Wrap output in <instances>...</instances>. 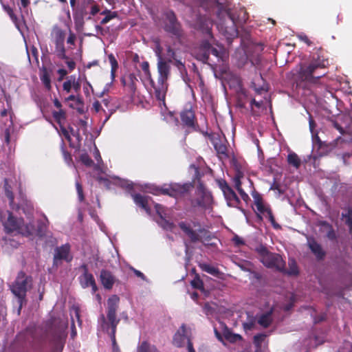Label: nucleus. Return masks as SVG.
Returning <instances> with one entry per match:
<instances>
[{
  "label": "nucleus",
  "mask_w": 352,
  "mask_h": 352,
  "mask_svg": "<svg viewBox=\"0 0 352 352\" xmlns=\"http://www.w3.org/2000/svg\"><path fill=\"white\" fill-rule=\"evenodd\" d=\"M200 6L206 14H202L201 11L199 10V15L197 16L196 27L203 34H206V38L196 51L195 56L199 60L211 65L210 62L214 63V61L210 59V54L217 61H223L226 55L223 47L216 43L211 34L213 23L208 16L211 10H216L218 18L217 28L219 32L228 41L238 36L236 19L228 6L224 5L219 0H200Z\"/></svg>",
  "instance_id": "obj_1"
},
{
  "label": "nucleus",
  "mask_w": 352,
  "mask_h": 352,
  "mask_svg": "<svg viewBox=\"0 0 352 352\" xmlns=\"http://www.w3.org/2000/svg\"><path fill=\"white\" fill-rule=\"evenodd\" d=\"M0 221L7 233L17 232L25 236H41L46 228L45 224L32 221L25 224L22 219L15 218L8 210H0Z\"/></svg>",
  "instance_id": "obj_2"
},
{
  "label": "nucleus",
  "mask_w": 352,
  "mask_h": 352,
  "mask_svg": "<svg viewBox=\"0 0 352 352\" xmlns=\"http://www.w3.org/2000/svg\"><path fill=\"white\" fill-rule=\"evenodd\" d=\"M155 54L157 57V70L159 77L157 85L154 87L156 98L162 102L164 104L166 93L168 89L167 80L170 75V67L169 64L164 60L162 54V48L157 45L155 49Z\"/></svg>",
  "instance_id": "obj_3"
},
{
  "label": "nucleus",
  "mask_w": 352,
  "mask_h": 352,
  "mask_svg": "<svg viewBox=\"0 0 352 352\" xmlns=\"http://www.w3.org/2000/svg\"><path fill=\"white\" fill-rule=\"evenodd\" d=\"M133 197L136 205L144 209L148 214H151V207L153 206L156 213L160 218L158 223L164 229L171 231L173 230L175 227L174 224L166 219L168 215V210L162 205L155 203L148 196H142L141 195L136 194L133 195Z\"/></svg>",
  "instance_id": "obj_4"
},
{
  "label": "nucleus",
  "mask_w": 352,
  "mask_h": 352,
  "mask_svg": "<svg viewBox=\"0 0 352 352\" xmlns=\"http://www.w3.org/2000/svg\"><path fill=\"white\" fill-rule=\"evenodd\" d=\"M120 298L117 295H112L107 300V319L109 323L106 322L105 317L102 314L99 318V323L102 328L107 331L111 336V341L115 343V334L116 327L119 320L116 318V311L118 307Z\"/></svg>",
  "instance_id": "obj_5"
},
{
  "label": "nucleus",
  "mask_w": 352,
  "mask_h": 352,
  "mask_svg": "<svg viewBox=\"0 0 352 352\" xmlns=\"http://www.w3.org/2000/svg\"><path fill=\"white\" fill-rule=\"evenodd\" d=\"M255 251L261 262L267 267L274 268L279 271L285 269V263L282 257L278 254L269 252L263 245H258Z\"/></svg>",
  "instance_id": "obj_6"
},
{
  "label": "nucleus",
  "mask_w": 352,
  "mask_h": 352,
  "mask_svg": "<svg viewBox=\"0 0 352 352\" xmlns=\"http://www.w3.org/2000/svg\"><path fill=\"white\" fill-rule=\"evenodd\" d=\"M32 285V278L26 276L23 272H19L16 280L11 287L12 292L17 297V302L19 305V313L25 301L26 292Z\"/></svg>",
  "instance_id": "obj_7"
},
{
  "label": "nucleus",
  "mask_w": 352,
  "mask_h": 352,
  "mask_svg": "<svg viewBox=\"0 0 352 352\" xmlns=\"http://www.w3.org/2000/svg\"><path fill=\"white\" fill-rule=\"evenodd\" d=\"M254 199V210L256 212L257 215L261 219L265 217L268 219L272 223L274 228H278V225L275 223L274 218L272 214L271 210L268 206L264 203L263 199L260 195L254 193L252 195Z\"/></svg>",
  "instance_id": "obj_8"
},
{
  "label": "nucleus",
  "mask_w": 352,
  "mask_h": 352,
  "mask_svg": "<svg viewBox=\"0 0 352 352\" xmlns=\"http://www.w3.org/2000/svg\"><path fill=\"white\" fill-rule=\"evenodd\" d=\"M52 41L55 44V54L60 58H67L65 49V32L58 26L52 29Z\"/></svg>",
  "instance_id": "obj_9"
},
{
  "label": "nucleus",
  "mask_w": 352,
  "mask_h": 352,
  "mask_svg": "<svg viewBox=\"0 0 352 352\" xmlns=\"http://www.w3.org/2000/svg\"><path fill=\"white\" fill-rule=\"evenodd\" d=\"M219 188L221 190L228 206L241 209V201L234 191L223 179L217 181Z\"/></svg>",
  "instance_id": "obj_10"
},
{
  "label": "nucleus",
  "mask_w": 352,
  "mask_h": 352,
  "mask_svg": "<svg viewBox=\"0 0 352 352\" xmlns=\"http://www.w3.org/2000/svg\"><path fill=\"white\" fill-rule=\"evenodd\" d=\"M73 259L71 248L68 243L57 247L54 250V265L58 267L63 261L69 263Z\"/></svg>",
  "instance_id": "obj_11"
},
{
  "label": "nucleus",
  "mask_w": 352,
  "mask_h": 352,
  "mask_svg": "<svg viewBox=\"0 0 352 352\" xmlns=\"http://www.w3.org/2000/svg\"><path fill=\"white\" fill-rule=\"evenodd\" d=\"M179 226L192 241L200 240V234L205 231L199 224L195 223V222H180Z\"/></svg>",
  "instance_id": "obj_12"
},
{
  "label": "nucleus",
  "mask_w": 352,
  "mask_h": 352,
  "mask_svg": "<svg viewBox=\"0 0 352 352\" xmlns=\"http://www.w3.org/2000/svg\"><path fill=\"white\" fill-rule=\"evenodd\" d=\"M324 67V62L321 63L319 60L313 61L307 67H301L299 74L301 79L305 81H307L311 83H315L320 78L321 76L314 78L312 76L314 72L319 67Z\"/></svg>",
  "instance_id": "obj_13"
},
{
  "label": "nucleus",
  "mask_w": 352,
  "mask_h": 352,
  "mask_svg": "<svg viewBox=\"0 0 352 352\" xmlns=\"http://www.w3.org/2000/svg\"><path fill=\"white\" fill-rule=\"evenodd\" d=\"M191 188L192 185L190 183L184 184H171L168 187L163 188L162 192L163 194L178 198L186 194Z\"/></svg>",
  "instance_id": "obj_14"
},
{
  "label": "nucleus",
  "mask_w": 352,
  "mask_h": 352,
  "mask_svg": "<svg viewBox=\"0 0 352 352\" xmlns=\"http://www.w3.org/2000/svg\"><path fill=\"white\" fill-rule=\"evenodd\" d=\"M173 344L178 347L187 344L188 352H195L187 335V331L184 325H182L175 334Z\"/></svg>",
  "instance_id": "obj_15"
},
{
  "label": "nucleus",
  "mask_w": 352,
  "mask_h": 352,
  "mask_svg": "<svg viewBox=\"0 0 352 352\" xmlns=\"http://www.w3.org/2000/svg\"><path fill=\"white\" fill-rule=\"evenodd\" d=\"M197 204L204 208H209L212 203V197L211 193L200 184L197 190Z\"/></svg>",
  "instance_id": "obj_16"
},
{
  "label": "nucleus",
  "mask_w": 352,
  "mask_h": 352,
  "mask_svg": "<svg viewBox=\"0 0 352 352\" xmlns=\"http://www.w3.org/2000/svg\"><path fill=\"white\" fill-rule=\"evenodd\" d=\"M233 182L235 188L240 194L241 199L245 203H248V201L250 199V197L248 195L245 193V191L242 189L241 185L245 183L251 184L250 180L248 177H245L242 173L237 172L234 177H233Z\"/></svg>",
  "instance_id": "obj_17"
},
{
  "label": "nucleus",
  "mask_w": 352,
  "mask_h": 352,
  "mask_svg": "<svg viewBox=\"0 0 352 352\" xmlns=\"http://www.w3.org/2000/svg\"><path fill=\"white\" fill-rule=\"evenodd\" d=\"M82 268L83 269L84 272L79 277L81 286L83 288L91 287L92 293H96V292L98 290V287L96 285L94 276L88 272V269L85 265H83Z\"/></svg>",
  "instance_id": "obj_18"
},
{
  "label": "nucleus",
  "mask_w": 352,
  "mask_h": 352,
  "mask_svg": "<svg viewBox=\"0 0 352 352\" xmlns=\"http://www.w3.org/2000/svg\"><path fill=\"white\" fill-rule=\"evenodd\" d=\"M80 83L76 79L75 76H69L67 77L66 80L63 84V91L67 94L71 93L72 91L74 93H78L80 90Z\"/></svg>",
  "instance_id": "obj_19"
},
{
  "label": "nucleus",
  "mask_w": 352,
  "mask_h": 352,
  "mask_svg": "<svg viewBox=\"0 0 352 352\" xmlns=\"http://www.w3.org/2000/svg\"><path fill=\"white\" fill-rule=\"evenodd\" d=\"M164 28L167 32H171L173 34H179V24L177 22L175 14L171 11L166 13Z\"/></svg>",
  "instance_id": "obj_20"
},
{
  "label": "nucleus",
  "mask_w": 352,
  "mask_h": 352,
  "mask_svg": "<svg viewBox=\"0 0 352 352\" xmlns=\"http://www.w3.org/2000/svg\"><path fill=\"white\" fill-rule=\"evenodd\" d=\"M122 83L124 88L127 90L129 94L133 95L136 89V82L138 81L134 74H129L124 75L122 78Z\"/></svg>",
  "instance_id": "obj_21"
},
{
  "label": "nucleus",
  "mask_w": 352,
  "mask_h": 352,
  "mask_svg": "<svg viewBox=\"0 0 352 352\" xmlns=\"http://www.w3.org/2000/svg\"><path fill=\"white\" fill-rule=\"evenodd\" d=\"M100 278L103 287L107 289H111L116 281L115 276L106 270H101Z\"/></svg>",
  "instance_id": "obj_22"
},
{
  "label": "nucleus",
  "mask_w": 352,
  "mask_h": 352,
  "mask_svg": "<svg viewBox=\"0 0 352 352\" xmlns=\"http://www.w3.org/2000/svg\"><path fill=\"white\" fill-rule=\"evenodd\" d=\"M103 107L106 109L107 114L103 122V124L109 119L111 116L116 111L118 105L114 102V100L111 98H104L102 101Z\"/></svg>",
  "instance_id": "obj_23"
},
{
  "label": "nucleus",
  "mask_w": 352,
  "mask_h": 352,
  "mask_svg": "<svg viewBox=\"0 0 352 352\" xmlns=\"http://www.w3.org/2000/svg\"><path fill=\"white\" fill-rule=\"evenodd\" d=\"M65 102H72L71 103H69V106L73 109H79L78 107L82 104V100L79 95V92L75 93L74 94H71L69 96L65 98Z\"/></svg>",
  "instance_id": "obj_24"
},
{
  "label": "nucleus",
  "mask_w": 352,
  "mask_h": 352,
  "mask_svg": "<svg viewBox=\"0 0 352 352\" xmlns=\"http://www.w3.org/2000/svg\"><path fill=\"white\" fill-rule=\"evenodd\" d=\"M137 352H160L154 345L147 341L140 343L137 347Z\"/></svg>",
  "instance_id": "obj_25"
},
{
  "label": "nucleus",
  "mask_w": 352,
  "mask_h": 352,
  "mask_svg": "<svg viewBox=\"0 0 352 352\" xmlns=\"http://www.w3.org/2000/svg\"><path fill=\"white\" fill-rule=\"evenodd\" d=\"M309 248L311 252L316 255L318 258H322L324 256V252L322 250L321 246L314 240L308 241Z\"/></svg>",
  "instance_id": "obj_26"
},
{
  "label": "nucleus",
  "mask_w": 352,
  "mask_h": 352,
  "mask_svg": "<svg viewBox=\"0 0 352 352\" xmlns=\"http://www.w3.org/2000/svg\"><path fill=\"white\" fill-rule=\"evenodd\" d=\"M194 113L191 110H186L181 113L182 122L187 126H192L194 124Z\"/></svg>",
  "instance_id": "obj_27"
},
{
  "label": "nucleus",
  "mask_w": 352,
  "mask_h": 352,
  "mask_svg": "<svg viewBox=\"0 0 352 352\" xmlns=\"http://www.w3.org/2000/svg\"><path fill=\"white\" fill-rule=\"evenodd\" d=\"M272 321V311L262 314L258 318V323L263 327H267Z\"/></svg>",
  "instance_id": "obj_28"
},
{
  "label": "nucleus",
  "mask_w": 352,
  "mask_h": 352,
  "mask_svg": "<svg viewBox=\"0 0 352 352\" xmlns=\"http://www.w3.org/2000/svg\"><path fill=\"white\" fill-rule=\"evenodd\" d=\"M200 267L203 271L212 276L219 277L220 272L218 270V268L216 267L215 266L208 263H204L200 264Z\"/></svg>",
  "instance_id": "obj_29"
},
{
  "label": "nucleus",
  "mask_w": 352,
  "mask_h": 352,
  "mask_svg": "<svg viewBox=\"0 0 352 352\" xmlns=\"http://www.w3.org/2000/svg\"><path fill=\"white\" fill-rule=\"evenodd\" d=\"M110 178L113 180V182L115 184L120 186L122 188H124L128 190H131L133 188V184L128 180H124L116 176L111 177Z\"/></svg>",
  "instance_id": "obj_30"
},
{
  "label": "nucleus",
  "mask_w": 352,
  "mask_h": 352,
  "mask_svg": "<svg viewBox=\"0 0 352 352\" xmlns=\"http://www.w3.org/2000/svg\"><path fill=\"white\" fill-rule=\"evenodd\" d=\"M287 162L296 168H298L300 166L301 161L295 153H289L287 156Z\"/></svg>",
  "instance_id": "obj_31"
},
{
  "label": "nucleus",
  "mask_w": 352,
  "mask_h": 352,
  "mask_svg": "<svg viewBox=\"0 0 352 352\" xmlns=\"http://www.w3.org/2000/svg\"><path fill=\"white\" fill-rule=\"evenodd\" d=\"M53 116L58 124H62L66 118V113L63 109H60L53 111Z\"/></svg>",
  "instance_id": "obj_32"
},
{
  "label": "nucleus",
  "mask_w": 352,
  "mask_h": 352,
  "mask_svg": "<svg viewBox=\"0 0 352 352\" xmlns=\"http://www.w3.org/2000/svg\"><path fill=\"white\" fill-rule=\"evenodd\" d=\"M108 59H109V61L111 66V78L114 79L116 71L117 70V69L118 67V62H117L115 56L112 54H111L108 56Z\"/></svg>",
  "instance_id": "obj_33"
},
{
  "label": "nucleus",
  "mask_w": 352,
  "mask_h": 352,
  "mask_svg": "<svg viewBox=\"0 0 352 352\" xmlns=\"http://www.w3.org/2000/svg\"><path fill=\"white\" fill-rule=\"evenodd\" d=\"M164 58L168 63H173V59H175L176 54L174 50L170 47V46H168L166 48V52L164 54Z\"/></svg>",
  "instance_id": "obj_34"
},
{
  "label": "nucleus",
  "mask_w": 352,
  "mask_h": 352,
  "mask_svg": "<svg viewBox=\"0 0 352 352\" xmlns=\"http://www.w3.org/2000/svg\"><path fill=\"white\" fill-rule=\"evenodd\" d=\"M4 188H5L6 195L7 197L9 199V201H10V205L11 206H12L13 201H14V195H13V193H12V192L11 190V187H10V186L9 184V182H8V179L5 180Z\"/></svg>",
  "instance_id": "obj_35"
},
{
  "label": "nucleus",
  "mask_w": 352,
  "mask_h": 352,
  "mask_svg": "<svg viewBox=\"0 0 352 352\" xmlns=\"http://www.w3.org/2000/svg\"><path fill=\"white\" fill-rule=\"evenodd\" d=\"M60 125V131L59 133L60 135L64 136L68 141H71L70 134L74 135V131L72 129H69V130L67 129L65 127L63 126L62 124H59Z\"/></svg>",
  "instance_id": "obj_36"
},
{
  "label": "nucleus",
  "mask_w": 352,
  "mask_h": 352,
  "mask_svg": "<svg viewBox=\"0 0 352 352\" xmlns=\"http://www.w3.org/2000/svg\"><path fill=\"white\" fill-rule=\"evenodd\" d=\"M173 65L177 68V69L179 71L181 75L184 77V75L186 74V69L185 67L184 64L179 59L175 58V59H173Z\"/></svg>",
  "instance_id": "obj_37"
},
{
  "label": "nucleus",
  "mask_w": 352,
  "mask_h": 352,
  "mask_svg": "<svg viewBox=\"0 0 352 352\" xmlns=\"http://www.w3.org/2000/svg\"><path fill=\"white\" fill-rule=\"evenodd\" d=\"M267 337V335L265 333H259L254 337V343L258 348H261L263 342L265 341V338Z\"/></svg>",
  "instance_id": "obj_38"
},
{
  "label": "nucleus",
  "mask_w": 352,
  "mask_h": 352,
  "mask_svg": "<svg viewBox=\"0 0 352 352\" xmlns=\"http://www.w3.org/2000/svg\"><path fill=\"white\" fill-rule=\"evenodd\" d=\"M342 217L352 232V210H349L346 214H342Z\"/></svg>",
  "instance_id": "obj_39"
},
{
  "label": "nucleus",
  "mask_w": 352,
  "mask_h": 352,
  "mask_svg": "<svg viewBox=\"0 0 352 352\" xmlns=\"http://www.w3.org/2000/svg\"><path fill=\"white\" fill-rule=\"evenodd\" d=\"M203 310L206 315L212 316L215 311V305L207 302L204 305Z\"/></svg>",
  "instance_id": "obj_40"
},
{
  "label": "nucleus",
  "mask_w": 352,
  "mask_h": 352,
  "mask_svg": "<svg viewBox=\"0 0 352 352\" xmlns=\"http://www.w3.org/2000/svg\"><path fill=\"white\" fill-rule=\"evenodd\" d=\"M92 109L96 113H99L100 111L103 112L107 116V112L106 109L103 107L102 102H100L99 101H95L92 104Z\"/></svg>",
  "instance_id": "obj_41"
},
{
  "label": "nucleus",
  "mask_w": 352,
  "mask_h": 352,
  "mask_svg": "<svg viewBox=\"0 0 352 352\" xmlns=\"http://www.w3.org/2000/svg\"><path fill=\"white\" fill-rule=\"evenodd\" d=\"M289 269L287 271V273L290 275H296L298 274V267L294 260H291L289 262Z\"/></svg>",
  "instance_id": "obj_42"
},
{
  "label": "nucleus",
  "mask_w": 352,
  "mask_h": 352,
  "mask_svg": "<svg viewBox=\"0 0 352 352\" xmlns=\"http://www.w3.org/2000/svg\"><path fill=\"white\" fill-rule=\"evenodd\" d=\"M80 161L86 166H91L94 162L87 153H82L80 157Z\"/></svg>",
  "instance_id": "obj_43"
},
{
  "label": "nucleus",
  "mask_w": 352,
  "mask_h": 352,
  "mask_svg": "<svg viewBox=\"0 0 352 352\" xmlns=\"http://www.w3.org/2000/svg\"><path fill=\"white\" fill-rule=\"evenodd\" d=\"M226 338L228 340H229L231 342H236L241 340V336L240 335L230 333L226 336Z\"/></svg>",
  "instance_id": "obj_44"
},
{
  "label": "nucleus",
  "mask_w": 352,
  "mask_h": 352,
  "mask_svg": "<svg viewBox=\"0 0 352 352\" xmlns=\"http://www.w3.org/2000/svg\"><path fill=\"white\" fill-rule=\"evenodd\" d=\"M118 14L116 12H113L105 15L104 18L101 21V24H106L109 22L111 19L117 17Z\"/></svg>",
  "instance_id": "obj_45"
},
{
  "label": "nucleus",
  "mask_w": 352,
  "mask_h": 352,
  "mask_svg": "<svg viewBox=\"0 0 352 352\" xmlns=\"http://www.w3.org/2000/svg\"><path fill=\"white\" fill-rule=\"evenodd\" d=\"M191 285L194 288L199 289L200 290H204V283L202 280H201L199 278H195L191 282Z\"/></svg>",
  "instance_id": "obj_46"
},
{
  "label": "nucleus",
  "mask_w": 352,
  "mask_h": 352,
  "mask_svg": "<svg viewBox=\"0 0 352 352\" xmlns=\"http://www.w3.org/2000/svg\"><path fill=\"white\" fill-rule=\"evenodd\" d=\"M214 148L219 154L225 155L227 151L226 146L222 144L215 143Z\"/></svg>",
  "instance_id": "obj_47"
},
{
  "label": "nucleus",
  "mask_w": 352,
  "mask_h": 352,
  "mask_svg": "<svg viewBox=\"0 0 352 352\" xmlns=\"http://www.w3.org/2000/svg\"><path fill=\"white\" fill-rule=\"evenodd\" d=\"M76 190L78 192V199L80 201H82L84 199L82 188V186L80 185V184L78 181H76Z\"/></svg>",
  "instance_id": "obj_48"
},
{
  "label": "nucleus",
  "mask_w": 352,
  "mask_h": 352,
  "mask_svg": "<svg viewBox=\"0 0 352 352\" xmlns=\"http://www.w3.org/2000/svg\"><path fill=\"white\" fill-rule=\"evenodd\" d=\"M79 131H82L83 134H86L87 133V122L82 120H80L79 122Z\"/></svg>",
  "instance_id": "obj_49"
},
{
  "label": "nucleus",
  "mask_w": 352,
  "mask_h": 352,
  "mask_svg": "<svg viewBox=\"0 0 352 352\" xmlns=\"http://www.w3.org/2000/svg\"><path fill=\"white\" fill-rule=\"evenodd\" d=\"M232 241L234 243V244L237 246L241 245L244 244V241L242 238L239 237L237 235H235Z\"/></svg>",
  "instance_id": "obj_50"
},
{
  "label": "nucleus",
  "mask_w": 352,
  "mask_h": 352,
  "mask_svg": "<svg viewBox=\"0 0 352 352\" xmlns=\"http://www.w3.org/2000/svg\"><path fill=\"white\" fill-rule=\"evenodd\" d=\"M43 83L45 86L46 88L50 89L51 87V82L50 79L47 75H43V76L41 78Z\"/></svg>",
  "instance_id": "obj_51"
},
{
  "label": "nucleus",
  "mask_w": 352,
  "mask_h": 352,
  "mask_svg": "<svg viewBox=\"0 0 352 352\" xmlns=\"http://www.w3.org/2000/svg\"><path fill=\"white\" fill-rule=\"evenodd\" d=\"M254 324H255V323L253 321H249V322H244L243 323V328L245 330H251L252 329L254 328Z\"/></svg>",
  "instance_id": "obj_52"
},
{
  "label": "nucleus",
  "mask_w": 352,
  "mask_h": 352,
  "mask_svg": "<svg viewBox=\"0 0 352 352\" xmlns=\"http://www.w3.org/2000/svg\"><path fill=\"white\" fill-rule=\"evenodd\" d=\"M142 69L144 72V73H145V74L146 76H150L149 65H148V63L147 62H144L142 64Z\"/></svg>",
  "instance_id": "obj_53"
},
{
  "label": "nucleus",
  "mask_w": 352,
  "mask_h": 352,
  "mask_svg": "<svg viewBox=\"0 0 352 352\" xmlns=\"http://www.w3.org/2000/svg\"><path fill=\"white\" fill-rule=\"evenodd\" d=\"M58 74H59L58 81H61L63 78L67 74V72L65 69H59L58 70Z\"/></svg>",
  "instance_id": "obj_54"
},
{
  "label": "nucleus",
  "mask_w": 352,
  "mask_h": 352,
  "mask_svg": "<svg viewBox=\"0 0 352 352\" xmlns=\"http://www.w3.org/2000/svg\"><path fill=\"white\" fill-rule=\"evenodd\" d=\"M298 37L299 38V39H300V40H301V41H304V42H305V43H306L307 45H309L311 44L310 41L309 40L308 37H307L305 34H302V33L299 34L298 35Z\"/></svg>",
  "instance_id": "obj_55"
},
{
  "label": "nucleus",
  "mask_w": 352,
  "mask_h": 352,
  "mask_svg": "<svg viewBox=\"0 0 352 352\" xmlns=\"http://www.w3.org/2000/svg\"><path fill=\"white\" fill-rule=\"evenodd\" d=\"M94 156L98 163L102 162V158L100 152L96 146H95L94 148Z\"/></svg>",
  "instance_id": "obj_56"
},
{
  "label": "nucleus",
  "mask_w": 352,
  "mask_h": 352,
  "mask_svg": "<svg viewBox=\"0 0 352 352\" xmlns=\"http://www.w3.org/2000/svg\"><path fill=\"white\" fill-rule=\"evenodd\" d=\"M76 40V36L74 34L70 32L69 37L67 38V42L69 44L73 45L74 44V41Z\"/></svg>",
  "instance_id": "obj_57"
},
{
  "label": "nucleus",
  "mask_w": 352,
  "mask_h": 352,
  "mask_svg": "<svg viewBox=\"0 0 352 352\" xmlns=\"http://www.w3.org/2000/svg\"><path fill=\"white\" fill-rule=\"evenodd\" d=\"M333 126L341 133L343 134L344 133V129L340 126V124L337 122V121H333Z\"/></svg>",
  "instance_id": "obj_58"
},
{
  "label": "nucleus",
  "mask_w": 352,
  "mask_h": 352,
  "mask_svg": "<svg viewBox=\"0 0 352 352\" xmlns=\"http://www.w3.org/2000/svg\"><path fill=\"white\" fill-rule=\"evenodd\" d=\"M132 270L133 271V272L135 273V274L137 276L140 277V278H142V280H145V279H146L145 276H144V274H143V273H142L140 271L137 270H135V269H134V268H132Z\"/></svg>",
  "instance_id": "obj_59"
},
{
  "label": "nucleus",
  "mask_w": 352,
  "mask_h": 352,
  "mask_svg": "<svg viewBox=\"0 0 352 352\" xmlns=\"http://www.w3.org/2000/svg\"><path fill=\"white\" fill-rule=\"evenodd\" d=\"M3 6L4 10L8 12V14L10 15V16L12 18V19H14L12 10L8 6H6L4 5Z\"/></svg>",
  "instance_id": "obj_60"
},
{
  "label": "nucleus",
  "mask_w": 352,
  "mask_h": 352,
  "mask_svg": "<svg viewBox=\"0 0 352 352\" xmlns=\"http://www.w3.org/2000/svg\"><path fill=\"white\" fill-rule=\"evenodd\" d=\"M309 129H310L311 133H312V135L314 136V129L316 126V124L311 118H309Z\"/></svg>",
  "instance_id": "obj_61"
},
{
  "label": "nucleus",
  "mask_w": 352,
  "mask_h": 352,
  "mask_svg": "<svg viewBox=\"0 0 352 352\" xmlns=\"http://www.w3.org/2000/svg\"><path fill=\"white\" fill-rule=\"evenodd\" d=\"M75 315L76 318H79V313H78V307H73L72 310V318H74V316L73 315Z\"/></svg>",
  "instance_id": "obj_62"
},
{
  "label": "nucleus",
  "mask_w": 352,
  "mask_h": 352,
  "mask_svg": "<svg viewBox=\"0 0 352 352\" xmlns=\"http://www.w3.org/2000/svg\"><path fill=\"white\" fill-rule=\"evenodd\" d=\"M54 105L57 109H62V104L58 99L54 100Z\"/></svg>",
  "instance_id": "obj_63"
},
{
  "label": "nucleus",
  "mask_w": 352,
  "mask_h": 352,
  "mask_svg": "<svg viewBox=\"0 0 352 352\" xmlns=\"http://www.w3.org/2000/svg\"><path fill=\"white\" fill-rule=\"evenodd\" d=\"M69 69L70 70H73L75 67V63L72 60H67L66 62Z\"/></svg>",
  "instance_id": "obj_64"
}]
</instances>
